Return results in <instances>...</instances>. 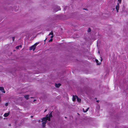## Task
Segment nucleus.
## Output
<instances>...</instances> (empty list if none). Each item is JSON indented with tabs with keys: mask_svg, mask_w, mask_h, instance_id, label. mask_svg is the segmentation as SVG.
Here are the masks:
<instances>
[{
	"mask_svg": "<svg viewBox=\"0 0 128 128\" xmlns=\"http://www.w3.org/2000/svg\"><path fill=\"white\" fill-rule=\"evenodd\" d=\"M52 116V112H51L50 114H49V115L47 114L46 116V118L48 119V120L49 121H50V118H51Z\"/></svg>",
	"mask_w": 128,
	"mask_h": 128,
	"instance_id": "1",
	"label": "nucleus"
},
{
	"mask_svg": "<svg viewBox=\"0 0 128 128\" xmlns=\"http://www.w3.org/2000/svg\"><path fill=\"white\" fill-rule=\"evenodd\" d=\"M60 10V7L58 6H55L54 7V10L55 12H57Z\"/></svg>",
	"mask_w": 128,
	"mask_h": 128,
	"instance_id": "2",
	"label": "nucleus"
},
{
	"mask_svg": "<svg viewBox=\"0 0 128 128\" xmlns=\"http://www.w3.org/2000/svg\"><path fill=\"white\" fill-rule=\"evenodd\" d=\"M36 47L34 45H32V46H30V48L29 50H33V51H34L36 49Z\"/></svg>",
	"mask_w": 128,
	"mask_h": 128,
	"instance_id": "3",
	"label": "nucleus"
},
{
	"mask_svg": "<svg viewBox=\"0 0 128 128\" xmlns=\"http://www.w3.org/2000/svg\"><path fill=\"white\" fill-rule=\"evenodd\" d=\"M119 8V4L118 3L116 7V10L117 12H118Z\"/></svg>",
	"mask_w": 128,
	"mask_h": 128,
	"instance_id": "4",
	"label": "nucleus"
},
{
	"mask_svg": "<svg viewBox=\"0 0 128 128\" xmlns=\"http://www.w3.org/2000/svg\"><path fill=\"white\" fill-rule=\"evenodd\" d=\"M0 90L4 93H5V91L4 90V88L3 87H0Z\"/></svg>",
	"mask_w": 128,
	"mask_h": 128,
	"instance_id": "5",
	"label": "nucleus"
},
{
	"mask_svg": "<svg viewBox=\"0 0 128 128\" xmlns=\"http://www.w3.org/2000/svg\"><path fill=\"white\" fill-rule=\"evenodd\" d=\"M47 120H48V119L46 118V117H44L42 118V122L43 121H47Z\"/></svg>",
	"mask_w": 128,
	"mask_h": 128,
	"instance_id": "6",
	"label": "nucleus"
},
{
	"mask_svg": "<svg viewBox=\"0 0 128 128\" xmlns=\"http://www.w3.org/2000/svg\"><path fill=\"white\" fill-rule=\"evenodd\" d=\"M75 96L76 97V98L77 101L79 102H80L81 101V100L80 98H79L78 96Z\"/></svg>",
	"mask_w": 128,
	"mask_h": 128,
	"instance_id": "7",
	"label": "nucleus"
},
{
	"mask_svg": "<svg viewBox=\"0 0 128 128\" xmlns=\"http://www.w3.org/2000/svg\"><path fill=\"white\" fill-rule=\"evenodd\" d=\"M61 84L60 83H58V84H55V86L57 88H58L59 87V86H61Z\"/></svg>",
	"mask_w": 128,
	"mask_h": 128,
	"instance_id": "8",
	"label": "nucleus"
},
{
	"mask_svg": "<svg viewBox=\"0 0 128 128\" xmlns=\"http://www.w3.org/2000/svg\"><path fill=\"white\" fill-rule=\"evenodd\" d=\"M76 97L75 96H74V95H73L72 96V100L74 102L75 101Z\"/></svg>",
	"mask_w": 128,
	"mask_h": 128,
	"instance_id": "9",
	"label": "nucleus"
},
{
	"mask_svg": "<svg viewBox=\"0 0 128 128\" xmlns=\"http://www.w3.org/2000/svg\"><path fill=\"white\" fill-rule=\"evenodd\" d=\"M29 96V95H26L24 96V97L27 100H28V97Z\"/></svg>",
	"mask_w": 128,
	"mask_h": 128,
	"instance_id": "10",
	"label": "nucleus"
},
{
	"mask_svg": "<svg viewBox=\"0 0 128 128\" xmlns=\"http://www.w3.org/2000/svg\"><path fill=\"white\" fill-rule=\"evenodd\" d=\"M9 115V113H5L4 114V116L5 117H6L8 116Z\"/></svg>",
	"mask_w": 128,
	"mask_h": 128,
	"instance_id": "11",
	"label": "nucleus"
},
{
	"mask_svg": "<svg viewBox=\"0 0 128 128\" xmlns=\"http://www.w3.org/2000/svg\"><path fill=\"white\" fill-rule=\"evenodd\" d=\"M96 62L97 64L98 65H100V63H98V60L97 59L96 60Z\"/></svg>",
	"mask_w": 128,
	"mask_h": 128,
	"instance_id": "12",
	"label": "nucleus"
},
{
	"mask_svg": "<svg viewBox=\"0 0 128 128\" xmlns=\"http://www.w3.org/2000/svg\"><path fill=\"white\" fill-rule=\"evenodd\" d=\"M89 109V108H88L85 110H84V109L83 108V111L84 112H86Z\"/></svg>",
	"mask_w": 128,
	"mask_h": 128,
	"instance_id": "13",
	"label": "nucleus"
},
{
	"mask_svg": "<svg viewBox=\"0 0 128 128\" xmlns=\"http://www.w3.org/2000/svg\"><path fill=\"white\" fill-rule=\"evenodd\" d=\"M116 128H127L126 127H125V126H123L122 127H119L118 126H116Z\"/></svg>",
	"mask_w": 128,
	"mask_h": 128,
	"instance_id": "14",
	"label": "nucleus"
},
{
	"mask_svg": "<svg viewBox=\"0 0 128 128\" xmlns=\"http://www.w3.org/2000/svg\"><path fill=\"white\" fill-rule=\"evenodd\" d=\"M20 48L22 47V46L21 45L18 46H16V49H19V48L20 47Z\"/></svg>",
	"mask_w": 128,
	"mask_h": 128,
	"instance_id": "15",
	"label": "nucleus"
},
{
	"mask_svg": "<svg viewBox=\"0 0 128 128\" xmlns=\"http://www.w3.org/2000/svg\"><path fill=\"white\" fill-rule=\"evenodd\" d=\"M88 32H91V30L90 29V28H88Z\"/></svg>",
	"mask_w": 128,
	"mask_h": 128,
	"instance_id": "16",
	"label": "nucleus"
},
{
	"mask_svg": "<svg viewBox=\"0 0 128 128\" xmlns=\"http://www.w3.org/2000/svg\"><path fill=\"white\" fill-rule=\"evenodd\" d=\"M39 43V42H36V43L34 44V46L36 47V46Z\"/></svg>",
	"mask_w": 128,
	"mask_h": 128,
	"instance_id": "17",
	"label": "nucleus"
},
{
	"mask_svg": "<svg viewBox=\"0 0 128 128\" xmlns=\"http://www.w3.org/2000/svg\"><path fill=\"white\" fill-rule=\"evenodd\" d=\"M53 33L52 32V31L51 32H50L48 35V36H50V35H53Z\"/></svg>",
	"mask_w": 128,
	"mask_h": 128,
	"instance_id": "18",
	"label": "nucleus"
},
{
	"mask_svg": "<svg viewBox=\"0 0 128 128\" xmlns=\"http://www.w3.org/2000/svg\"><path fill=\"white\" fill-rule=\"evenodd\" d=\"M47 122V121H43L42 123V124H46V123Z\"/></svg>",
	"mask_w": 128,
	"mask_h": 128,
	"instance_id": "19",
	"label": "nucleus"
},
{
	"mask_svg": "<svg viewBox=\"0 0 128 128\" xmlns=\"http://www.w3.org/2000/svg\"><path fill=\"white\" fill-rule=\"evenodd\" d=\"M52 40H53V39L52 38H51V39H50L49 41H48V42H52Z\"/></svg>",
	"mask_w": 128,
	"mask_h": 128,
	"instance_id": "20",
	"label": "nucleus"
},
{
	"mask_svg": "<svg viewBox=\"0 0 128 128\" xmlns=\"http://www.w3.org/2000/svg\"><path fill=\"white\" fill-rule=\"evenodd\" d=\"M42 124V127L43 128H44L45 127L46 124Z\"/></svg>",
	"mask_w": 128,
	"mask_h": 128,
	"instance_id": "21",
	"label": "nucleus"
},
{
	"mask_svg": "<svg viewBox=\"0 0 128 128\" xmlns=\"http://www.w3.org/2000/svg\"><path fill=\"white\" fill-rule=\"evenodd\" d=\"M12 39L13 41H14V37H12Z\"/></svg>",
	"mask_w": 128,
	"mask_h": 128,
	"instance_id": "22",
	"label": "nucleus"
},
{
	"mask_svg": "<svg viewBox=\"0 0 128 128\" xmlns=\"http://www.w3.org/2000/svg\"><path fill=\"white\" fill-rule=\"evenodd\" d=\"M118 0L119 2V3L120 4L122 0Z\"/></svg>",
	"mask_w": 128,
	"mask_h": 128,
	"instance_id": "23",
	"label": "nucleus"
},
{
	"mask_svg": "<svg viewBox=\"0 0 128 128\" xmlns=\"http://www.w3.org/2000/svg\"><path fill=\"white\" fill-rule=\"evenodd\" d=\"M8 105V103L6 102L5 104V106H7Z\"/></svg>",
	"mask_w": 128,
	"mask_h": 128,
	"instance_id": "24",
	"label": "nucleus"
},
{
	"mask_svg": "<svg viewBox=\"0 0 128 128\" xmlns=\"http://www.w3.org/2000/svg\"><path fill=\"white\" fill-rule=\"evenodd\" d=\"M47 110V109H46L45 110V111H44V112H45Z\"/></svg>",
	"mask_w": 128,
	"mask_h": 128,
	"instance_id": "25",
	"label": "nucleus"
},
{
	"mask_svg": "<svg viewBox=\"0 0 128 128\" xmlns=\"http://www.w3.org/2000/svg\"><path fill=\"white\" fill-rule=\"evenodd\" d=\"M53 36L52 35V36H51V37H50V38H53Z\"/></svg>",
	"mask_w": 128,
	"mask_h": 128,
	"instance_id": "26",
	"label": "nucleus"
},
{
	"mask_svg": "<svg viewBox=\"0 0 128 128\" xmlns=\"http://www.w3.org/2000/svg\"><path fill=\"white\" fill-rule=\"evenodd\" d=\"M83 9L84 10H87V9H86V8H83Z\"/></svg>",
	"mask_w": 128,
	"mask_h": 128,
	"instance_id": "27",
	"label": "nucleus"
},
{
	"mask_svg": "<svg viewBox=\"0 0 128 128\" xmlns=\"http://www.w3.org/2000/svg\"><path fill=\"white\" fill-rule=\"evenodd\" d=\"M100 58H101V61H102V57H100Z\"/></svg>",
	"mask_w": 128,
	"mask_h": 128,
	"instance_id": "28",
	"label": "nucleus"
},
{
	"mask_svg": "<svg viewBox=\"0 0 128 128\" xmlns=\"http://www.w3.org/2000/svg\"><path fill=\"white\" fill-rule=\"evenodd\" d=\"M47 39V38H46V39L44 40V41L45 42V41Z\"/></svg>",
	"mask_w": 128,
	"mask_h": 128,
	"instance_id": "29",
	"label": "nucleus"
},
{
	"mask_svg": "<svg viewBox=\"0 0 128 128\" xmlns=\"http://www.w3.org/2000/svg\"><path fill=\"white\" fill-rule=\"evenodd\" d=\"M99 100H96V102H99Z\"/></svg>",
	"mask_w": 128,
	"mask_h": 128,
	"instance_id": "30",
	"label": "nucleus"
},
{
	"mask_svg": "<svg viewBox=\"0 0 128 128\" xmlns=\"http://www.w3.org/2000/svg\"><path fill=\"white\" fill-rule=\"evenodd\" d=\"M36 101V100H34L33 101L34 102L35 101Z\"/></svg>",
	"mask_w": 128,
	"mask_h": 128,
	"instance_id": "31",
	"label": "nucleus"
},
{
	"mask_svg": "<svg viewBox=\"0 0 128 128\" xmlns=\"http://www.w3.org/2000/svg\"><path fill=\"white\" fill-rule=\"evenodd\" d=\"M64 118H67L66 117V116H65V117H64Z\"/></svg>",
	"mask_w": 128,
	"mask_h": 128,
	"instance_id": "32",
	"label": "nucleus"
},
{
	"mask_svg": "<svg viewBox=\"0 0 128 128\" xmlns=\"http://www.w3.org/2000/svg\"><path fill=\"white\" fill-rule=\"evenodd\" d=\"M32 117H33V116H31V118H32Z\"/></svg>",
	"mask_w": 128,
	"mask_h": 128,
	"instance_id": "33",
	"label": "nucleus"
},
{
	"mask_svg": "<svg viewBox=\"0 0 128 128\" xmlns=\"http://www.w3.org/2000/svg\"><path fill=\"white\" fill-rule=\"evenodd\" d=\"M98 53H100V52H99V51H98Z\"/></svg>",
	"mask_w": 128,
	"mask_h": 128,
	"instance_id": "34",
	"label": "nucleus"
}]
</instances>
